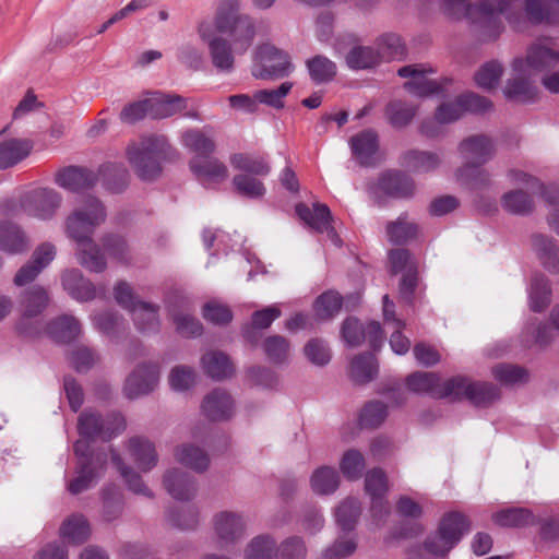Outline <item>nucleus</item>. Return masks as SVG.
I'll list each match as a JSON object with an SVG mask.
<instances>
[{
  "label": "nucleus",
  "instance_id": "obj_1",
  "mask_svg": "<svg viewBox=\"0 0 559 559\" xmlns=\"http://www.w3.org/2000/svg\"><path fill=\"white\" fill-rule=\"evenodd\" d=\"M484 39L493 40L503 31L501 15L516 32L528 25H559V10L549 0H523L522 10L518 0H479L476 4Z\"/></svg>",
  "mask_w": 559,
  "mask_h": 559
},
{
  "label": "nucleus",
  "instance_id": "obj_2",
  "mask_svg": "<svg viewBox=\"0 0 559 559\" xmlns=\"http://www.w3.org/2000/svg\"><path fill=\"white\" fill-rule=\"evenodd\" d=\"M106 218L105 204L94 195L85 197L66 218V233L76 243V260L90 272L102 273L107 269L106 257L93 239L95 229Z\"/></svg>",
  "mask_w": 559,
  "mask_h": 559
},
{
  "label": "nucleus",
  "instance_id": "obj_3",
  "mask_svg": "<svg viewBox=\"0 0 559 559\" xmlns=\"http://www.w3.org/2000/svg\"><path fill=\"white\" fill-rule=\"evenodd\" d=\"M240 10V0H222L215 12L214 26L217 33L229 35L235 50L243 53L251 47L257 28L254 20Z\"/></svg>",
  "mask_w": 559,
  "mask_h": 559
},
{
  "label": "nucleus",
  "instance_id": "obj_4",
  "mask_svg": "<svg viewBox=\"0 0 559 559\" xmlns=\"http://www.w3.org/2000/svg\"><path fill=\"white\" fill-rule=\"evenodd\" d=\"M168 146L164 135H148L140 143H132L127 148L128 160L136 175L144 181H152L162 174L160 159Z\"/></svg>",
  "mask_w": 559,
  "mask_h": 559
},
{
  "label": "nucleus",
  "instance_id": "obj_5",
  "mask_svg": "<svg viewBox=\"0 0 559 559\" xmlns=\"http://www.w3.org/2000/svg\"><path fill=\"white\" fill-rule=\"evenodd\" d=\"M74 453L78 456L76 477L69 485L68 490L72 495H79L87 490L97 478L107 463V454L104 451L90 453L88 444L85 441L74 443Z\"/></svg>",
  "mask_w": 559,
  "mask_h": 559
},
{
  "label": "nucleus",
  "instance_id": "obj_6",
  "mask_svg": "<svg viewBox=\"0 0 559 559\" xmlns=\"http://www.w3.org/2000/svg\"><path fill=\"white\" fill-rule=\"evenodd\" d=\"M79 433L90 445V441L100 439L109 441L126 428L124 418L120 414L103 417L98 413L85 411L79 417Z\"/></svg>",
  "mask_w": 559,
  "mask_h": 559
},
{
  "label": "nucleus",
  "instance_id": "obj_7",
  "mask_svg": "<svg viewBox=\"0 0 559 559\" xmlns=\"http://www.w3.org/2000/svg\"><path fill=\"white\" fill-rule=\"evenodd\" d=\"M294 70L290 58L284 51L271 45L255 49L252 75L260 80H277L288 76Z\"/></svg>",
  "mask_w": 559,
  "mask_h": 559
},
{
  "label": "nucleus",
  "instance_id": "obj_8",
  "mask_svg": "<svg viewBox=\"0 0 559 559\" xmlns=\"http://www.w3.org/2000/svg\"><path fill=\"white\" fill-rule=\"evenodd\" d=\"M61 201L62 198L57 191L48 188L37 189L22 199L20 207L8 209L7 213L17 215L22 211L29 216L48 219L55 215Z\"/></svg>",
  "mask_w": 559,
  "mask_h": 559
},
{
  "label": "nucleus",
  "instance_id": "obj_9",
  "mask_svg": "<svg viewBox=\"0 0 559 559\" xmlns=\"http://www.w3.org/2000/svg\"><path fill=\"white\" fill-rule=\"evenodd\" d=\"M512 69L520 74H528V70L533 73L547 74L559 69V51L547 45L533 44L527 48L525 59L513 60Z\"/></svg>",
  "mask_w": 559,
  "mask_h": 559
},
{
  "label": "nucleus",
  "instance_id": "obj_10",
  "mask_svg": "<svg viewBox=\"0 0 559 559\" xmlns=\"http://www.w3.org/2000/svg\"><path fill=\"white\" fill-rule=\"evenodd\" d=\"M200 38L206 43L209 55L213 67L224 73H229L234 69L235 58L230 43L214 34L210 22H201L198 26Z\"/></svg>",
  "mask_w": 559,
  "mask_h": 559
},
{
  "label": "nucleus",
  "instance_id": "obj_11",
  "mask_svg": "<svg viewBox=\"0 0 559 559\" xmlns=\"http://www.w3.org/2000/svg\"><path fill=\"white\" fill-rule=\"evenodd\" d=\"M114 295L118 305L132 312L134 322L141 323L142 314H146V328L152 329L156 326L158 307L138 300L133 294L132 287L127 282L117 283L114 288Z\"/></svg>",
  "mask_w": 559,
  "mask_h": 559
},
{
  "label": "nucleus",
  "instance_id": "obj_12",
  "mask_svg": "<svg viewBox=\"0 0 559 559\" xmlns=\"http://www.w3.org/2000/svg\"><path fill=\"white\" fill-rule=\"evenodd\" d=\"M435 73L431 67L424 64H409L399 69L397 74L411 80L404 83V88L416 96H428L441 91V85L427 79V74Z\"/></svg>",
  "mask_w": 559,
  "mask_h": 559
},
{
  "label": "nucleus",
  "instance_id": "obj_13",
  "mask_svg": "<svg viewBox=\"0 0 559 559\" xmlns=\"http://www.w3.org/2000/svg\"><path fill=\"white\" fill-rule=\"evenodd\" d=\"M376 189L393 199H409L415 193V182L401 170H386L379 175Z\"/></svg>",
  "mask_w": 559,
  "mask_h": 559
},
{
  "label": "nucleus",
  "instance_id": "obj_14",
  "mask_svg": "<svg viewBox=\"0 0 559 559\" xmlns=\"http://www.w3.org/2000/svg\"><path fill=\"white\" fill-rule=\"evenodd\" d=\"M98 181V175L81 166H67L55 174V182L71 192H81L93 188Z\"/></svg>",
  "mask_w": 559,
  "mask_h": 559
},
{
  "label": "nucleus",
  "instance_id": "obj_15",
  "mask_svg": "<svg viewBox=\"0 0 559 559\" xmlns=\"http://www.w3.org/2000/svg\"><path fill=\"white\" fill-rule=\"evenodd\" d=\"M157 382L158 368L156 365H139L124 382V395L133 400L148 394L155 389Z\"/></svg>",
  "mask_w": 559,
  "mask_h": 559
},
{
  "label": "nucleus",
  "instance_id": "obj_16",
  "mask_svg": "<svg viewBox=\"0 0 559 559\" xmlns=\"http://www.w3.org/2000/svg\"><path fill=\"white\" fill-rule=\"evenodd\" d=\"M459 150L465 159L464 166H481L491 159L495 154L491 139L484 134L464 139L460 143Z\"/></svg>",
  "mask_w": 559,
  "mask_h": 559
},
{
  "label": "nucleus",
  "instance_id": "obj_17",
  "mask_svg": "<svg viewBox=\"0 0 559 559\" xmlns=\"http://www.w3.org/2000/svg\"><path fill=\"white\" fill-rule=\"evenodd\" d=\"M22 320L19 331L24 335L32 333L25 328L26 320L39 316L49 302V295L45 287L35 285L25 289L21 295Z\"/></svg>",
  "mask_w": 559,
  "mask_h": 559
},
{
  "label": "nucleus",
  "instance_id": "obj_18",
  "mask_svg": "<svg viewBox=\"0 0 559 559\" xmlns=\"http://www.w3.org/2000/svg\"><path fill=\"white\" fill-rule=\"evenodd\" d=\"M214 530L223 545H230L242 537L246 522L241 514L222 511L214 516Z\"/></svg>",
  "mask_w": 559,
  "mask_h": 559
},
{
  "label": "nucleus",
  "instance_id": "obj_19",
  "mask_svg": "<svg viewBox=\"0 0 559 559\" xmlns=\"http://www.w3.org/2000/svg\"><path fill=\"white\" fill-rule=\"evenodd\" d=\"M201 411L212 421L226 420L233 415L234 401L227 391L217 388L204 396Z\"/></svg>",
  "mask_w": 559,
  "mask_h": 559
},
{
  "label": "nucleus",
  "instance_id": "obj_20",
  "mask_svg": "<svg viewBox=\"0 0 559 559\" xmlns=\"http://www.w3.org/2000/svg\"><path fill=\"white\" fill-rule=\"evenodd\" d=\"M163 484L174 499L182 501L192 499L198 490L194 478L180 468L168 469L164 474Z\"/></svg>",
  "mask_w": 559,
  "mask_h": 559
},
{
  "label": "nucleus",
  "instance_id": "obj_21",
  "mask_svg": "<svg viewBox=\"0 0 559 559\" xmlns=\"http://www.w3.org/2000/svg\"><path fill=\"white\" fill-rule=\"evenodd\" d=\"M189 167L202 183H221L229 175L227 166L217 158L193 157L189 162Z\"/></svg>",
  "mask_w": 559,
  "mask_h": 559
},
{
  "label": "nucleus",
  "instance_id": "obj_22",
  "mask_svg": "<svg viewBox=\"0 0 559 559\" xmlns=\"http://www.w3.org/2000/svg\"><path fill=\"white\" fill-rule=\"evenodd\" d=\"M34 142L29 139L12 138L0 141V169L11 168L29 156Z\"/></svg>",
  "mask_w": 559,
  "mask_h": 559
},
{
  "label": "nucleus",
  "instance_id": "obj_23",
  "mask_svg": "<svg viewBox=\"0 0 559 559\" xmlns=\"http://www.w3.org/2000/svg\"><path fill=\"white\" fill-rule=\"evenodd\" d=\"M148 116L153 119H164L187 108V102L179 95L154 93L147 97Z\"/></svg>",
  "mask_w": 559,
  "mask_h": 559
},
{
  "label": "nucleus",
  "instance_id": "obj_24",
  "mask_svg": "<svg viewBox=\"0 0 559 559\" xmlns=\"http://www.w3.org/2000/svg\"><path fill=\"white\" fill-rule=\"evenodd\" d=\"M352 153L361 166H371L373 164V155L379 147L378 135L372 130H364L349 141Z\"/></svg>",
  "mask_w": 559,
  "mask_h": 559
},
{
  "label": "nucleus",
  "instance_id": "obj_25",
  "mask_svg": "<svg viewBox=\"0 0 559 559\" xmlns=\"http://www.w3.org/2000/svg\"><path fill=\"white\" fill-rule=\"evenodd\" d=\"M61 281L63 288L76 300L87 301L95 297L93 283L78 269L66 270Z\"/></svg>",
  "mask_w": 559,
  "mask_h": 559
},
{
  "label": "nucleus",
  "instance_id": "obj_26",
  "mask_svg": "<svg viewBox=\"0 0 559 559\" xmlns=\"http://www.w3.org/2000/svg\"><path fill=\"white\" fill-rule=\"evenodd\" d=\"M296 213L300 219L319 233L333 229L331 211L325 204L314 203L311 210L308 205L299 203L296 205Z\"/></svg>",
  "mask_w": 559,
  "mask_h": 559
},
{
  "label": "nucleus",
  "instance_id": "obj_27",
  "mask_svg": "<svg viewBox=\"0 0 559 559\" xmlns=\"http://www.w3.org/2000/svg\"><path fill=\"white\" fill-rule=\"evenodd\" d=\"M532 246L543 266L551 273H559V248L554 239L536 234L532 236Z\"/></svg>",
  "mask_w": 559,
  "mask_h": 559
},
{
  "label": "nucleus",
  "instance_id": "obj_28",
  "mask_svg": "<svg viewBox=\"0 0 559 559\" xmlns=\"http://www.w3.org/2000/svg\"><path fill=\"white\" fill-rule=\"evenodd\" d=\"M378 374L377 359L372 354L356 355L349 365L348 376L355 384H366Z\"/></svg>",
  "mask_w": 559,
  "mask_h": 559
},
{
  "label": "nucleus",
  "instance_id": "obj_29",
  "mask_svg": "<svg viewBox=\"0 0 559 559\" xmlns=\"http://www.w3.org/2000/svg\"><path fill=\"white\" fill-rule=\"evenodd\" d=\"M204 372L214 380H224L234 374V365L229 357L219 350H212L202 356Z\"/></svg>",
  "mask_w": 559,
  "mask_h": 559
},
{
  "label": "nucleus",
  "instance_id": "obj_30",
  "mask_svg": "<svg viewBox=\"0 0 559 559\" xmlns=\"http://www.w3.org/2000/svg\"><path fill=\"white\" fill-rule=\"evenodd\" d=\"M174 455L177 462L197 473L205 472L210 465V457L207 453L200 447L190 443H183L176 447Z\"/></svg>",
  "mask_w": 559,
  "mask_h": 559
},
{
  "label": "nucleus",
  "instance_id": "obj_31",
  "mask_svg": "<svg viewBox=\"0 0 559 559\" xmlns=\"http://www.w3.org/2000/svg\"><path fill=\"white\" fill-rule=\"evenodd\" d=\"M48 334L58 343H70L81 334V324L76 318L62 314L48 324Z\"/></svg>",
  "mask_w": 559,
  "mask_h": 559
},
{
  "label": "nucleus",
  "instance_id": "obj_32",
  "mask_svg": "<svg viewBox=\"0 0 559 559\" xmlns=\"http://www.w3.org/2000/svg\"><path fill=\"white\" fill-rule=\"evenodd\" d=\"M305 64L311 81L318 85L332 82L337 74L336 63L324 55H316Z\"/></svg>",
  "mask_w": 559,
  "mask_h": 559
},
{
  "label": "nucleus",
  "instance_id": "obj_33",
  "mask_svg": "<svg viewBox=\"0 0 559 559\" xmlns=\"http://www.w3.org/2000/svg\"><path fill=\"white\" fill-rule=\"evenodd\" d=\"M229 163L233 168L240 171V174L267 176L271 171V166L264 157L249 153L231 154Z\"/></svg>",
  "mask_w": 559,
  "mask_h": 559
},
{
  "label": "nucleus",
  "instance_id": "obj_34",
  "mask_svg": "<svg viewBox=\"0 0 559 559\" xmlns=\"http://www.w3.org/2000/svg\"><path fill=\"white\" fill-rule=\"evenodd\" d=\"M98 179L100 178L104 187L111 193H121L128 187V171L117 164H104L99 167Z\"/></svg>",
  "mask_w": 559,
  "mask_h": 559
},
{
  "label": "nucleus",
  "instance_id": "obj_35",
  "mask_svg": "<svg viewBox=\"0 0 559 559\" xmlns=\"http://www.w3.org/2000/svg\"><path fill=\"white\" fill-rule=\"evenodd\" d=\"M27 248V239L21 228L9 222H0V249L9 253H20Z\"/></svg>",
  "mask_w": 559,
  "mask_h": 559
},
{
  "label": "nucleus",
  "instance_id": "obj_36",
  "mask_svg": "<svg viewBox=\"0 0 559 559\" xmlns=\"http://www.w3.org/2000/svg\"><path fill=\"white\" fill-rule=\"evenodd\" d=\"M440 163V157L433 152L411 150L402 155V165L414 173L432 171Z\"/></svg>",
  "mask_w": 559,
  "mask_h": 559
},
{
  "label": "nucleus",
  "instance_id": "obj_37",
  "mask_svg": "<svg viewBox=\"0 0 559 559\" xmlns=\"http://www.w3.org/2000/svg\"><path fill=\"white\" fill-rule=\"evenodd\" d=\"M492 521L503 527H524L535 525V515L526 508H509L492 514Z\"/></svg>",
  "mask_w": 559,
  "mask_h": 559
},
{
  "label": "nucleus",
  "instance_id": "obj_38",
  "mask_svg": "<svg viewBox=\"0 0 559 559\" xmlns=\"http://www.w3.org/2000/svg\"><path fill=\"white\" fill-rule=\"evenodd\" d=\"M129 450L143 472L152 469L157 464V454L154 444L147 439L134 437L129 441Z\"/></svg>",
  "mask_w": 559,
  "mask_h": 559
},
{
  "label": "nucleus",
  "instance_id": "obj_39",
  "mask_svg": "<svg viewBox=\"0 0 559 559\" xmlns=\"http://www.w3.org/2000/svg\"><path fill=\"white\" fill-rule=\"evenodd\" d=\"M418 225L407 218V214H402L396 221L386 224V235L389 240L395 245H403L417 237Z\"/></svg>",
  "mask_w": 559,
  "mask_h": 559
},
{
  "label": "nucleus",
  "instance_id": "obj_40",
  "mask_svg": "<svg viewBox=\"0 0 559 559\" xmlns=\"http://www.w3.org/2000/svg\"><path fill=\"white\" fill-rule=\"evenodd\" d=\"M471 528L467 518L459 512H450L441 520L438 533L449 537L452 544L456 545L462 536Z\"/></svg>",
  "mask_w": 559,
  "mask_h": 559
},
{
  "label": "nucleus",
  "instance_id": "obj_41",
  "mask_svg": "<svg viewBox=\"0 0 559 559\" xmlns=\"http://www.w3.org/2000/svg\"><path fill=\"white\" fill-rule=\"evenodd\" d=\"M408 390L415 393H426L439 399L440 378L433 372L416 371L406 378Z\"/></svg>",
  "mask_w": 559,
  "mask_h": 559
},
{
  "label": "nucleus",
  "instance_id": "obj_42",
  "mask_svg": "<svg viewBox=\"0 0 559 559\" xmlns=\"http://www.w3.org/2000/svg\"><path fill=\"white\" fill-rule=\"evenodd\" d=\"M259 177L250 174L235 175L231 180L235 192L247 199L263 198L266 193V188Z\"/></svg>",
  "mask_w": 559,
  "mask_h": 559
},
{
  "label": "nucleus",
  "instance_id": "obj_43",
  "mask_svg": "<svg viewBox=\"0 0 559 559\" xmlns=\"http://www.w3.org/2000/svg\"><path fill=\"white\" fill-rule=\"evenodd\" d=\"M267 360L273 365H284L290 355V343L282 335L267 336L262 343Z\"/></svg>",
  "mask_w": 559,
  "mask_h": 559
},
{
  "label": "nucleus",
  "instance_id": "obj_44",
  "mask_svg": "<svg viewBox=\"0 0 559 559\" xmlns=\"http://www.w3.org/2000/svg\"><path fill=\"white\" fill-rule=\"evenodd\" d=\"M62 537L73 544H82L90 537L91 528L87 520L82 514L69 516L60 527Z\"/></svg>",
  "mask_w": 559,
  "mask_h": 559
},
{
  "label": "nucleus",
  "instance_id": "obj_45",
  "mask_svg": "<svg viewBox=\"0 0 559 559\" xmlns=\"http://www.w3.org/2000/svg\"><path fill=\"white\" fill-rule=\"evenodd\" d=\"M310 485L316 493L330 495L338 488L340 477L334 468L322 466L313 472Z\"/></svg>",
  "mask_w": 559,
  "mask_h": 559
},
{
  "label": "nucleus",
  "instance_id": "obj_46",
  "mask_svg": "<svg viewBox=\"0 0 559 559\" xmlns=\"http://www.w3.org/2000/svg\"><path fill=\"white\" fill-rule=\"evenodd\" d=\"M379 62L380 52L369 46H355L346 55V64L353 70L370 69Z\"/></svg>",
  "mask_w": 559,
  "mask_h": 559
},
{
  "label": "nucleus",
  "instance_id": "obj_47",
  "mask_svg": "<svg viewBox=\"0 0 559 559\" xmlns=\"http://www.w3.org/2000/svg\"><path fill=\"white\" fill-rule=\"evenodd\" d=\"M519 76L507 81L503 90L504 96L510 100L532 102L536 96V90L532 83L524 78V74L518 73Z\"/></svg>",
  "mask_w": 559,
  "mask_h": 559
},
{
  "label": "nucleus",
  "instance_id": "obj_48",
  "mask_svg": "<svg viewBox=\"0 0 559 559\" xmlns=\"http://www.w3.org/2000/svg\"><path fill=\"white\" fill-rule=\"evenodd\" d=\"M183 145L197 154L195 157H207L216 150L213 139L199 130H188L182 135Z\"/></svg>",
  "mask_w": 559,
  "mask_h": 559
},
{
  "label": "nucleus",
  "instance_id": "obj_49",
  "mask_svg": "<svg viewBox=\"0 0 559 559\" xmlns=\"http://www.w3.org/2000/svg\"><path fill=\"white\" fill-rule=\"evenodd\" d=\"M360 511V502L355 498H347L337 507L335 518L343 532L354 531Z\"/></svg>",
  "mask_w": 559,
  "mask_h": 559
},
{
  "label": "nucleus",
  "instance_id": "obj_50",
  "mask_svg": "<svg viewBox=\"0 0 559 559\" xmlns=\"http://www.w3.org/2000/svg\"><path fill=\"white\" fill-rule=\"evenodd\" d=\"M551 290L546 276L539 274L535 275L532 281V288L530 293L531 309L534 312L544 311L550 304Z\"/></svg>",
  "mask_w": 559,
  "mask_h": 559
},
{
  "label": "nucleus",
  "instance_id": "obj_51",
  "mask_svg": "<svg viewBox=\"0 0 559 559\" xmlns=\"http://www.w3.org/2000/svg\"><path fill=\"white\" fill-rule=\"evenodd\" d=\"M416 115V107L402 100L390 102L385 107V116L394 128H404Z\"/></svg>",
  "mask_w": 559,
  "mask_h": 559
},
{
  "label": "nucleus",
  "instance_id": "obj_52",
  "mask_svg": "<svg viewBox=\"0 0 559 559\" xmlns=\"http://www.w3.org/2000/svg\"><path fill=\"white\" fill-rule=\"evenodd\" d=\"M503 74V67L498 61H488L474 74L477 86L484 90H493L498 86Z\"/></svg>",
  "mask_w": 559,
  "mask_h": 559
},
{
  "label": "nucleus",
  "instance_id": "obj_53",
  "mask_svg": "<svg viewBox=\"0 0 559 559\" xmlns=\"http://www.w3.org/2000/svg\"><path fill=\"white\" fill-rule=\"evenodd\" d=\"M502 206L512 214L525 215L533 211L534 204L526 192L515 190L503 194Z\"/></svg>",
  "mask_w": 559,
  "mask_h": 559
},
{
  "label": "nucleus",
  "instance_id": "obj_54",
  "mask_svg": "<svg viewBox=\"0 0 559 559\" xmlns=\"http://www.w3.org/2000/svg\"><path fill=\"white\" fill-rule=\"evenodd\" d=\"M472 380L464 376H455L443 382L440 381L439 399L450 397L453 401L467 399Z\"/></svg>",
  "mask_w": 559,
  "mask_h": 559
},
{
  "label": "nucleus",
  "instance_id": "obj_55",
  "mask_svg": "<svg viewBox=\"0 0 559 559\" xmlns=\"http://www.w3.org/2000/svg\"><path fill=\"white\" fill-rule=\"evenodd\" d=\"M294 86L293 82H284L277 88L259 90L255 92V99L259 104L266 105L274 109H283L285 106L284 98L289 94Z\"/></svg>",
  "mask_w": 559,
  "mask_h": 559
},
{
  "label": "nucleus",
  "instance_id": "obj_56",
  "mask_svg": "<svg viewBox=\"0 0 559 559\" xmlns=\"http://www.w3.org/2000/svg\"><path fill=\"white\" fill-rule=\"evenodd\" d=\"M111 461L115 464V466L119 469L121 476L124 478L129 488L133 492L152 497L151 490L144 485L141 476L134 473L128 466H126L120 455L115 451H111Z\"/></svg>",
  "mask_w": 559,
  "mask_h": 559
},
{
  "label": "nucleus",
  "instance_id": "obj_57",
  "mask_svg": "<svg viewBox=\"0 0 559 559\" xmlns=\"http://www.w3.org/2000/svg\"><path fill=\"white\" fill-rule=\"evenodd\" d=\"M386 416V405L380 401H372L362 408L359 416V424L364 428H377L384 421Z\"/></svg>",
  "mask_w": 559,
  "mask_h": 559
},
{
  "label": "nucleus",
  "instance_id": "obj_58",
  "mask_svg": "<svg viewBox=\"0 0 559 559\" xmlns=\"http://www.w3.org/2000/svg\"><path fill=\"white\" fill-rule=\"evenodd\" d=\"M177 332L185 337L199 336L203 332L202 323L190 313L170 310Z\"/></svg>",
  "mask_w": 559,
  "mask_h": 559
},
{
  "label": "nucleus",
  "instance_id": "obj_59",
  "mask_svg": "<svg viewBox=\"0 0 559 559\" xmlns=\"http://www.w3.org/2000/svg\"><path fill=\"white\" fill-rule=\"evenodd\" d=\"M377 46L376 50L380 52V60L382 58H401L405 55V46L397 34L388 33L381 35L377 39Z\"/></svg>",
  "mask_w": 559,
  "mask_h": 559
},
{
  "label": "nucleus",
  "instance_id": "obj_60",
  "mask_svg": "<svg viewBox=\"0 0 559 559\" xmlns=\"http://www.w3.org/2000/svg\"><path fill=\"white\" fill-rule=\"evenodd\" d=\"M276 543L269 536H257L246 548L245 559H272Z\"/></svg>",
  "mask_w": 559,
  "mask_h": 559
},
{
  "label": "nucleus",
  "instance_id": "obj_61",
  "mask_svg": "<svg viewBox=\"0 0 559 559\" xmlns=\"http://www.w3.org/2000/svg\"><path fill=\"white\" fill-rule=\"evenodd\" d=\"M365 466L362 454L355 449L345 452L340 464L343 475L349 480L360 478Z\"/></svg>",
  "mask_w": 559,
  "mask_h": 559
},
{
  "label": "nucleus",
  "instance_id": "obj_62",
  "mask_svg": "<svg viewBox=\"0 0 559 559\" xmlns=\"http://www.w3.org/2000/svg\"><path fill=\"white\" fill-rule=\"evenodd\" d=\"M102 245L104 249L109 253V255L118 260L120 263L130 262L131 259L129 246L122 236L107 234L103 236Z\"/></svg>",
  "mask_w": 559,
  "mask_h": 559
},
{
  "label": "nucleus",
  "instance_id": "obj_63",
  "mask_svg": "<svg viewBox=\"0 0 559 559\" xmlns=\"http://www.w3.org/2000/svg\"><path fill=\"white\" fill-rule=\"evenodd\" d=\"M499 396L498 390L485 382L472 381L469 390L467 391V400L476 406H485Z\"/></svg>",
  "mask_w": 559,
  "mask_h": 559
},
{
  "label": "nucleus",
  "instance_id": "obj_64",
  "mask_svg": "<svg viewBox=\"0 0 559 559\" xmlns=\"http://www.w3.org/2000/svg\"><path fill=\"white\" fill-rule=\"evenodd\" d=\"M314 308L320 319H330L341 310L342 297L334 292L323 293L317 298Z\"/></svg>",
  "mask_w": 559,
  "mask_h": 559
}]
</instances>
